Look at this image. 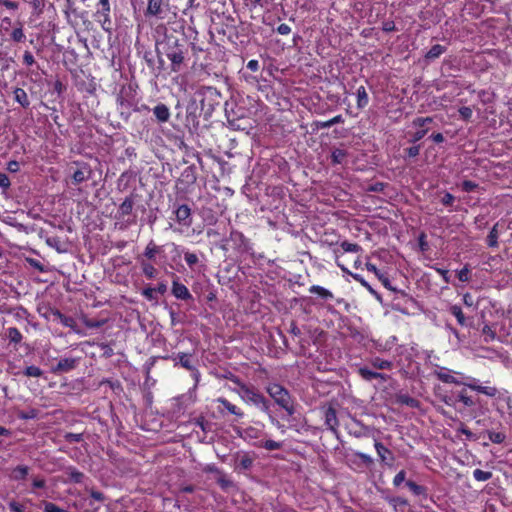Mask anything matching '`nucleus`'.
I'll return each instance as SVG.
<instances>
[{"mask_svg": "<svg viewBox=\"0 0 512 512\" xmlns=\"http://www.w3.org/2000/svg\"><path fill=\"white\" fill-rule=\"evenodd\" d=\"M343 122H344V119H343L342 115H337L327 121L318 122L317 126L321 129H327V128L332 127L335 124H339V123H343Z\"/></svg>", "mask_w": 512, "mask_h": 512, "instance_id": "nucleus-33", "label": "nucleus"}, {"mask_svg": "<svg viewBox=\"0 0 512 512\" xmlns=\"http://www.w3.org/2000/svg\"><path fill=\"white\" fill-rule=\"evenodd\" d=\"M161 45L164 54L171 61L172 71L178 72L185 59V44L180 42L175 36L169 35L165 37V40Z\"/></svg>", "mask_w": 512, "mask_h": 512, "instance_id": "nucleus-3", "label": "nucleus"}, {"mask_svg": "<svg viewBox=\"0 0 512 512\" xmlns=\"http://www.w3.org/2000/svg\"><path fill=\"white\" fill-rule=\"evenodd\" d=\"M67 474H68L70 480L75 483L82 482V480L84 478V474L82 472H80L79 470H77L75 468H71V467L68 468Z\"/></svg>", "mask_w": 512, "mask_h": 512, "instance_id": "nucleus-38", "label": "nucleus"}, {"mask_svg": "<svg viewBox=\"0 0 512 512\" xmlns=\"http://www.w3.org/2000/svg\"><path fill=\"white\" fill-rule=\"evenodd\" d=\"M23 62L27 66H31L34 64L35 59L31 52L25 51L23 55Z\"/></svg>", "mask_w": 512, "mask_h": 512, "instance_id": "nucleus-59", "label": "nucleus"}, {"mask_svg": "<svg viewBox=\"0 0 512 512\" xmlns=\"http://www.w3.org/2000/svg\"><path fill=\"white\" fill-rule=\"evenodd\" d=\"M433 367L435 369L432 374L443 383L464 385L489 397H495L498 393L496 387L478 385V380L473 377L464 376L460 372L453 371L446 367H441L438 364H433Z\"/></svg>", "mask_w": 512, "mask_h": 512, "instance_id": "nucleus-1", "label": "nucleus"}, {"mask_svg": "<svg viewBox=\"0 0 512 512\" xmlns=\"http://www.w3.org/2000/svg\"><path fill=\"white\" fill-rule=\"evenodd\" d=\"M262 447L268 451H273L280 449L282 447V444L274 440H266L263 442Z\"/></svg>", "mask_w": 512, "mask_h": 512, "instance_id": "nucleus-47", "label": "nucleus"}, {"mask_svg": "<svg viewBox=\"0 0 512 512\" xmlns=\"http://www.w3.org/2000/svg\"><path fill=\"white\" fill-rule=\"evenodd\" d=\"M11 39L14 42H23L26 39V36L23 31L22 23H17V27H15L11 33Z\"/></svg>", "mask_w": 512, "mask_h": 512, "instance_id": "nucleus-32", "label": "nucleus"}, {"mask_svg": "<svg viewBox=\"0 0 512 512\" xmlns=\"http://www.w3.org/2000/svg\"><path fill=\"white\" fill-rule=\"evenodd\" d=\"M65 440L69 443H77L83 440V434L81 433H67Z\"/></svg>", "mask_w": 512, "mask_h": 512, "instance_id": "nucleus-49", "label": "nucleus"}, {"mask_svg": "<svg viewBox=\"0 0 512 512\" xmlns=\"http://www.w3.org/2000/svg\"><path fill=\"white\" fill-rule=\"evenodd\" d=\"M459 114L460 116L462 117V119L464 120H469L471 117H472V114H473V111L470 107H467V106H463L461 108H459Z\"/></svg>", "mask_w": 512, "mask_h": 512, "instance_id": "nucleus-52", "label": "nucleus"}, {"mask_svg": "<svg viewBox=\"0 0 512 512\" xmlns=\"http://www.w3.org/2000/svg\"><path fill=\"white\" fill-rule=\"evenodd\" d=\"M91 176V169L87 164H81L80 167L73 173L72 179L74 184H80L87 181Z\"/></svg>", "mask_w": 512, "mask_h": 512, "instance_id": "nucleus-14", "label": "nucleus"}, {"mask_svg": "<svg viewBox=\"0 0 512 512\" xmlns=\"http://www.w3.org/2000/svg\"><path fill=\"white\" fill-rule=\"evenodd\" d=\"M449 311L457 319V322L461 326H465L466 325V318H465L464 313H463V311H462L460 306L452 305L450 307Z\"/></svg>", "mask_w": 512, "mask_h": 512, "instance_id": "nucleus-31", "label": "nucleus"}, {"mask_svg": "<svg viewBox=\"0 0 512 512\" xmlns=\"http://www.w3.org/2000/svg\"><path fill=\"white\" fill-rule=\"evenodd\" d=\"M446 51V47L435 44L431 47V49L426 53L425 57L429 60H434L439 58Z\"/></svg>", "mask_w": 512, "mask_h": 512, "instance_id": "nucleus-27", "label": "nucleus"}, {"mask_svg": "<svg viewBox=\"0 0 512 512\" xmlns=\"http://www.w3.org/2000/svg\"><path fill=\"white\" fill-rule=\"evenodd\" d=\"M378 279L381 281V283L383 284V286H384L386 289L391 290V291H394V292H396V291H397V289H396V288H394V287L391 285L390 280H389V279H388L384 274L379 275V278H378Z\"/></svg>", "mask_w": 512, "mask_h": 512, "instance_id": "nucleus-58", "label": "nucleus"}, {"mask_svg": "<svg viewBox=\"0 0 512 512\" xmlns=\"http://www.w3.org/2000/svg\"><path fill=\"white\" fill-rule=\"evenodd\" d=\"M77 363L78 361L75 358H63L59 360L52 371L54 373H67L73 370L77 366Z\"/></svg>", "mask_w": 512, "mask_h": 512, "instance_id": "nucleus-13", "label": "nucleus"}, {"mask_svg": "<svg viewBox=\"0 0 512 512\" xmlns=\"http://www.w3.org/2000/svg\"><path fill=\"white\" fill-rule=\"evenodd\" d=\"M268 395L274 400L275 404L284 409L288 416L295 413L294 400L290 392L279 383H268L265 387Z\"/></svg>", "mask_w": 512, "mask_h": 512, "instance_id": "nucleus-4", "label": "nucleus"}, {"mask_svg": "<svg viewBox=\"0 0 512 512\" xmlns=\"http://www.w3.org/2000/svg\"><path fill=\"white\" fill-rule=\"evenodd\" d=\"M309 292L313 293V294H317L318 296H320L323 299H333L334 298V295L330 290H328L322 286H319V285H312L309 288Z\"/></svg>", "mask_w": 512, "mask_h": 512, "instance_id": "nucleus-24", "label": "nucleus"}, {"mask_svg": "<svg viewBox=\"0 0 512 512\" xmlns=\"http://www.w3.org/2000/svg\"><path fill=\"white\" fill-rule=\"evenodd\" d=\"M473 477L477 481L484 482L492 478V473L481 469H475L473 471Z\"/></svg>", "mask_w": 512, "mask_h": 512, "instance_id": "nucleus-36", "label": "nucleus"}, {"mask_svg": "<svg viewBox=\"0 0 512 512\" xmlns=\"http://www.w3.org/2000/svg\"><path fill=\"white\" fill-rule=\"evenodd\" d=\"M388 502L394 506H397V505L405 506L408 504L407 500H405L404 498H401V497L388 498Z\"/></svg>", "mask_w": 512, "mask_h": 512, "instance_id": "nucleus-60", "label": "nucleus"}, {"mask_svg": "<svg viewBox=\"0 0 512 512\" xmlns=\"http://www.w3.org/2000/svg\"><path fill=\"white\" fill-rule=\"evenodd\" d=\"M455 197L451 193H445L443 198L441 199V202L445 206H450L454 203Z\"/></svg>", "mask_w": 512, "mask_h": 512, "instance_id": "nucleus-61", "label": "nucleus"}, {"mask_svg": "<svg viewBox=\"0 0 512 512\" xmlns=\"http://www.w3.org/2000/svg\"><path fill=\"white\" fill-rule=\"evenodd\" d=\"M357 96V107L359 109L365 108L369 103V96L364 86H360L356 92Z\"/></svg>", "mask_w": 512, "mask_h": 512, "instance_id": "nucleus-21", "label": "nucleus"}, {"mask_svg": "<svg viewBox=\"0 0 512 512\" xmlns=\"http://www.w3.org/2000/svg\"><path fill=\"white\" fill-rule=\"evenodd\" d=\"M160 249L161 247L157 246L154 241L151 240L144 250V256L149 260H153L156 254L160 252Z\"/></svg>", "mask_w": 512, "mask_h": 512, "instance_id": "nucleus-29", "label": "nucleus"}, {"mask_svg": "<svg viewBox=\"0 0 512 512\" xmlns=\"http://www.w3.org/2000/svg\"><path fill=\"white\" fill-rule=\"evenodd\" d=\"M110 11V7H97L96 12L94 13L95 20L106 32H110L112 30V20L110 16Z\"/></svg>", "mask_w": 512, "mask_h": 512, "instance_id": "nucleus-9", "label": "nucleus"}, {"mask_svg": "<svg viewBox=\"0 0 512 512\" xmlns=\"http://www.w3.org/2000/svg\"><path fill=\"white\" fill-rule=\"evenodd\" d=\"M477 188H478V184L473 181L465 180L462 183V190L465 192H472V191L476 190Z\"/></svg>", "mask_w": 512, "mask_h": 512, "instance_id": "nucleus-51", "label": "nucleus"}, {"mask_svg": "<svg viewBox=\"0 0 512 512\" xmlns=\"http://www.w3.org/2000/svg\"><path fill=\"white\" fill-rule=\"evenodd\" d=\"M469 274H470L469 268L467 266H464L461 270L458 271L457 276L460 281L468 282L470 279Z\"/></svg>", "mask_w": 512, "mask_h": 512, "instance_id": "nucleus-50", "label": "nucleus"}, {"mask_svg": "<svg viewBox=\"0 0 512 512\" xmlns=\"http://www.w3.org/2000/svg\"><path fill=\"white\" fill-rule=\"evenodd\" d=\"M374 447L381 462L388 464L389 462L392 463L394 461L393 453L381 442L376 441Z\"/></svg>", "mask_w": 512, "mask_h": 512, "instance_id": "nucleus-15", "label": "nucleus"}, {"mask_svg": "<svg viewBox=\"0 0 512 512\" xmlns=\"http://www.w3.org/2000/svg\"><path fill=\"white\" fill-rule=\"evenodd\" d=\"M178 359L182 367L186 368L187 370H194V367L191 365L190 357L188 354L179 353Z\"/></svg>", "mask_w": 512, "mask_h": 512, "instance_id": "nucleus-42", "label": "nucleus"}, {"mask_svg": "<svg viewBox=\"0 0 512 512\" xmlns=\"http://www.w3.org/2000/svg\"><path fill=\"white\" fill-rule=\"evenodd\" d=\"M172 294L177 299H181V300L192 299V294L190 293L188 288L184 284L180 283L178 281L177 277L172 282Z\"/></svg>", "mask_w": 512, "mask_h": 512, "instance_id": "nucleus-12", "label": "nucleus"}, {"mask_svg": "<svg viewBox=\"0 0 512 512\" xmlns=\"http://www.w3.org/2000/svg\"><path fill=\"white\" fill-rule=\"evenodd\" d=\"M134 202L131 198H126L118 209V217L124 218L127 215H130L133 210Z\"/></svg>", "mask_w": 512, "mask_h": 512, "instance_id": "nucleus-23", "label": "nucleus"}, {"mask_svg": "<svg viewBox=\"0 0 512 512\" xmlns=\"http://www.w3.org/2000/svg\"><path fill=\"white\" fill-rule=\"evenodd\" d=\"M155 293H156V289L152 288V287H147L145 288L143 291H142V295L147 299V300H154L156 297H155Z\"/></svg>", "mask_w": 512, "mask_h": 512, "instance_id": "nucleus-56", "label": "nucleus"}, {"mask_svg": "<svg viewBox=\"0 0 512 512\" xmlns=\"http://www.w3.org/2000/svg\"><path fill=\"white\" fill-rule=\"evenodd\" d=\"M18 416L23 420L34 419L38 416V410L31 408L27 411H21Z\"/></svg>", "mask_w": 512, "mask_h": 512, "instance_id": "nucleus-46", "label": "nucleus"}, {"mask_svg": "<svg viewBox=\"0 0 512 512\" xmlns=\"http://www.w3.org/2000/svg\"><path fill=\"white\" fill-rule=\"evenodd\" d=\"M0 5L10 10H16L18 8V3L10 0H0Z\"/></svg>", "mask_w": 512, "mask_h": 512, "instance_id": "nucleus-62", "label": "nucleus"}, {"mask_svg": "<svg viewBox=\"0 0 512 512\" xmlns=\"http://www.w3.org/2000/svg\"><path fill=\"white\" fill-rule=\"evenodd\" d=\"M434 270L443 278L445 283H450V276L448 270L439 267H434Z\"/></svg>", "mask_w": 512, "mask_h": 512, "instance_id": "nucleus-57", "label": "nucleus"}, {"mask_svg": "<svg viewBox=\"0 0 512 512\" xmlns=\"http://www.w3.org/2000/svg\"><path fill=\"white\" fill-rule=\"evenodd\" d=\"M359 375L366 381H371L373 379H377V375L375 371L368 369L367 367H361L358 370Z\"/></svg>", "mask_w": 512, "mask_h": 512, "instance_id": "nucleus-40", "label": "nucleus"}, {"mask_svg": "<svg viewBox=\"0 0 512 512\" xmlns=\"http://www.w3.org/2000/svg\"><path fill=\"white\" fill-rule=\"evenodd\" d=\"M141 269L147 279H154L158 274L157 269L151 263L145 261L141 262Z\"/></svg>", "mask_w": 512, "mask_h": 512, "instance_id": "nucleus-28", "label": "nucleus"}, {"mask_svg": "<svg viewBox=\"0 0 512 512\" xmlns=\"http://www.w3.org/2000/svg\"><path fill=\"white\" fill-rule=\"evenodd\" d=\"M7 337L15 344H18L22 340V334L16 327H10L7 329Z\"/></svg>", "mask_w": 512, "mask_h": 512, "instance_id": "nucleus-34", "label": "nucleus"}, {"mask_svg": "<svg viewBox=\"0 0 512 512\" xmlns=\"http://www.w3.org/2000/svg\"><path fill=\"white\" fill-rule=\"evenodd\" d=\"M153 114L155 115L156 119L161 123L167 122L170 118V110L163 103H159L153 108Z\"/></svg>", "mask_w": 512, "mask_h": 512, "instance_id": "nucleus-17", "label": "nucleus"}, {"mask_svg": "<svg viewBox=\"0 0 512 512\" xmlns=\"http://www.w3.org/2000/svg\"><path fill=\"white\" fill-rule=\"evenodd\" d=\"M406 479L405 470H400L393 478V485L399 487Z\"/></svg>", "mask_w": 512, "mask_h": 512, "instance_id": "nucleus-48", "label": "nucleus"}, {"mask_svg": "<svg viewBox=\"0 0 512 512\" xmlns=\"http://www.w3.org/2000/svg\"><path fill=\"white\" fill-rule=\"evenodd\" d=\"M338 266L341 268V270L344 272V273H348L351 275V277L356 280L357 282H359L363 287H365L372 295L376 296L377 298L379 297L378 293L369 285V283L360 275V274H357V273H351L348 271V269L346 267H344L343 265L339 264L338 263Z\"/></svg>", "mask_w": 512, "mask_h": 512, "instance_id": "nucleus-18", "label": "nucleus"}, {"mask_svg": "<svg viewBox=\"0 0 512 512\" xmlns=\"http://www.w3.org/2000/svg\"><path fill=\"white\" fill-rule=\"evenodd\" d=\"M347 153L343 149H334L331 153V160L334 164H341L346 158Z\"/></svg>", "mask_w": 512, "mask_h": 512, "instance_id": "nucleus-35", "label": "nucleus"}, {"mask_svg": "<svg viewBox=\"0 0 512 512\" xmlns=\"http://www.w3.org/2000/svg\"><path fill=\"white\" fill-rule=\"evenodd\" d=\"M215 473H217V484L225 491L229 490L230 488L234 487L233 481L225 475L222 471L219 469H215Z\"/></svg>", "mask_w": 512, "mask_h": 512, "instance_id": "nucleus-20", "label": "nucleus"}, {"mask_svg": "<svg viewBox=\"0 0 512 512\" xmlns=\"http://www.w3.org/2000/svg\"><path fill=\"white\" fill-rule=\"evenodd\" d=\"M277 32L280 35H288L291 32V27L288 24L282 23L277 27Z\"/></svg>", "mask_w": 512, "mask_h": 512, "instance_id": "nucleus-63", "label": "nucleus"}, {"mask_svg": "<svg viewBox=\"0 0 512 512\" xmlns=\"http://www.w3.org/2000/svg\"><path fill=\"white\" fill-rule=\"evenodd\" d=\"M13 97L14 100L23 108H28L30 105V100L26 91L22 88H14L13 89Z\"/></svg>", "mask_w": 512, "mask_h": 512, "instance_id": "nucleus-19", "label": "nucleus"}, {"mask_svg": "<svg viewBox=\"0 0 512 512\" xmlns=\"http://www.w3.org/2000/svg\"><path fill=\"white\" fill-rule=\"evenodd\" d=\"M171 247L172 252H174L177 256H180L182 253L184 254V259L191 269H193L199 263V258L197 254L189 251H184L179 245L175 243H172Z\"/></svg>", "mask_w": 512, "mask_h": 512, "instance_id": "nucleus-11", "label": "nucleus"}, {"mask_svg": "<svg viewBox=\"0 0 512 512\" xmlns=\"http://www.w3.org/2000/svg\"><path fill=\"white\" fill-rule=\"evenodd\" d=\"M487 243L490 247H497L498 246V231H497V225H495L491 231L489 232L487 236Z\"/></svg>", "mask_w": 512, "mask_h": 512, "instance_id": "nucleus-39", "label": "nucleus"}, {"mask_svg": "<svg viewBox=\"0 0 512 512\" xmlns=\"http://www.w3.org/2000/svg\"><path fill=\"white\" fill-rule=\"evenodd\" d=\"M0 187L3 189H7L10 187V180L8 176L4 173H0Z\"/></svg>", "mask_w": 512, "mask_h": 512, "instance_id": "nucleus-64", "label": "nucleus"}, {"mask_svg": "<svg viewBox=\"0 0 512 512\" xmlns=\"http://www.w3.org/2000/svg\"><path fill=\"white\" fill-rule=\"evenodd\" d=\"M341 248L343 249L344 252L357 253V252L361 251V247L358 244L350 243L348 241H343L341 243Z\"/></svg>", "mask_w": 512, "mask_h": 512, "instance_id": "nucleus-43", "label": "nucleus"}, {"mask_svg": "<svg viewBox=\"0 0 512 512\" xmlns=\"http://www.w3.org/2000/svg\"><path fill=\"white\" fill-rule=\"evenodd\" d=\"M24 375L27 377L37 378L43 375V371L39 367L31 365L26 367V369L24 370Z\"/></svg>", "mask_w": 512, "mask_h": 512, "instance_id": "nucleus-41", "label": "nucleus"}, {"mask_svg": "<svg viewBox=\"0 0 512 512\" xmlns=\"http://www.w3.org/2000/svg\"><path fill=\"white\" fill-rule=\"evenodd\" d=\"M406 486L411 490V492L415 496H423L424 498H427V488L425 486L419 485L414 481L408 480L406 481Z\"/></svg>", "mask_w": 512, "mask_h": 512, "instance_id": "nucleus-22", "label": "nucleus"}, {"mask_svg": "<svg viewBox=\"0 0 512 512\" xmlns=\"http://www.w3.org/2000/svg\"><path fill=\"white\" fill-rule=\"evenodd\" d=\"M29 468L25 465H18L12 471V478L14 480H23L27 477Z\"/></svg>", "mask_w": 512, "mask_h": 512, "instance_id": "nucleus-30", "label": "nucleus"}, {"mask_svg": "<svg viewBox=\"0 0 512 512\" xmlns=\"http://www.w3.org/2000/svg\"><path fill=\"white\" fill-rule=\"evenodd\" d=\"M252 464H253V459H252L250 456H248V455H244V456H242V457L239 459V463H238L239 467H240L241 469H243V470H248V469H250V468H251V466H252Z\"/></svg>", "mask_w": 512, "mask_h": 512, "instance_id": "nucleus-45", "label": "nucleus"}, {"mask_svg": "<svg viewBox=\"0 0 512 512\" xmlns=\"http://www.w3.org/2000/svg\"><path fill=\"white\" fill-rule=\"evenodd\" d=\"M116 101L121 115L127 114L128 116L130 114L131 109L135 110L137 100L136 90L133 87V85L128 84L126 86H122Z\"/></svg>", "mask_w": 512, "mask_h": 512, "instance_id": "nucleus-5", "label": "nucleus"}, {"mask_svg": "<svg viewBox=\"0 0 512 512\" xmlns=\"http://www.w3.org/2000/svg\"><path fill=\"white\" fill-rule=\"evenodd\" d=\"M488 438L495 444H501L505 441L506 435L502 432L488 431Z\"/></svg>", "mask_w": 512, "mask_h": 512, "instance_id": "nucleus-37", "label": "nucleus"}, {"mask_svg": "<svg viewBox=\"0 0 512 512\" xmlns=\"http://www.w3.org/2000/svg\"><path fill=\"white\" fill-rule=\"evenodd\" d=\"M174 215L177 223L182 227H190L192 224L191 209L188 205H178L174 210Z\"/></svg>", "mask_w": 512, "mask_h": 512, "instance_id": "nucleus-8", "label": "nucleus"}, {"mask_svg": "<svg viewBox=\"0 0 512 512\" xmlns=\"http://www.w3.org/2000/svg\"><path fill=\"white\" fill-rule=\"evenodd\" d=\"M325 425L328 427V429L336 436H339L338 426L339 421L337 418L336 410L333 407H328L325 410Z\"/></svg>", "mask_w": 512, "mask_h": 512, "instance_id": "nucleus-10", "label": "nucleus"}, {"mask_svg": "<svg viewBox=\"0 0 512 512\" xmlns=\"http://www.w3.org/2000/svg\"><path fill=\"white\" fill-rule=\"evenodd\" d=\"M239 389V397L248 405H253L269 416L270 422L283 431L284 426L271 414L270 402L256 388L248 386L239 380L235 381Z\"/></svg>", "mask_w": 512, "mask_h": 512, "instance_id": "nucleus-2", "label": "nucleus"}, {"mask_svg": "<svg viewBox=\"0 0 512 512\" xmlns=\"http://www.w3.org/2000/svg\"><path fill=\"white\" fill-rule=\"evenodd\" d=\"M458 400L462 402L466 407H472L474 406V401L470 396H467L464 393H459Z\"/></svg>", "mask_w": 512, "mask_h": 512, "instance_id": "nucleus-53", "label": "nucleus"}, {"mask_svg": "<svg viewBox=\"0 0 512 512\" xmlns=\"http://www.w3.org/2000/svg\"><path fill=\"white\" fill-rule=\"evenodd\" d=\"M43 508L45 512H69L68 510L48 501L43 502Z\"/></svg>", "mask_w": 512, "mask_h": 512, "instance_id": "nucleus-44", "label": "nucleus"}, {"mask_svg": "<svg viewBox=\"0 0 512 512\" xmlns=\"http://www.w3.org/2000/svg\"><path fill=\"white\" fill-rule=\"evenodd\" d=\"M167 6L168 4H165L164 0H148L145 15L147 17L153 16L158 19H164Z\"/></svg>", "mask_w": 512, "mask_h": 512, "instance_id": "nucleus-7", "label": "nucleus"}, {"mask_svg": "<svg viewBox=\"0 0 512 512\" xmlns=\"http://www.w3.org/2000/svg\"><path fill=\"white\" fill-rule=\"evenodd\" d=\"M458 431H459L460 433L464 434V435L467 437V439H469V440H474V441H475V440H477V439H478V438H477V436H476V434L472 433V432H471V431H470V430H469L465 425H463V424L459 427Z\"/></svg>", "mask_w": 512, "mask_h": 512, "instance_id": "nucleus-54", "label": "nucleus"}, {"mask_svg": "<svg viewBox=\"0 0 512 512\" xmlns=\"http://www.w3.org/2000/svg\"><path fill=\"white\" fill-rule=\"evenodd\" d=\"M51 313L54 316V319L60 321V323L62 325H64L65 327H73L74 326L75 321L72 317L65 316L59 310H52Z\"/></svg>", "mask_w": 512, "mask_h": 512, "instance_id": "nucleus-25", "label": "nucleus"}, {"mask_svg": "<svg viewBox=\"0 0 512 512\" xmlns=\"http://www.w3.org/2000/svg\"><path fill=\"white\" fill-rule=\"evenodd\" d=\"M432 121L433 119L431 117L415 118L412 122V125L418 128V130L413 133L410 142L416 143L417 141L421 140L428 132V128H426V125L432 123Z\"/></svg>", "mask_w": 512, "mask_h": 512, "instance_id": "nucleus-6", "label": "nucleus"}, {"mask_svg": "<svg viewBox=\"0 0 512 512\" xmlns=\"http://www.w3.org/2000/svg\"><path fill=\"white\" fill-rule=\"evenodd\" d=\"M370 364L379 370H390L393 367V363L388 360L381 359L379 357L372 358Z\"/></svg>", "mask_w": 512, "mask_h": 512, "instance_id": "nucleus-26", "label": "nucleus"}, {"mask_svg": "<svg viewBox=\"0 0 512 512\" xmlns=\"http://www.w3.org/2000/svg\"><path fill=\"white\" fill-rule=\"evenodd\" d=\"M216 402L221 404L223 409H225L228 413L236 416L237 418L244 417L243 411L236 405L229 402L226 398H223V397L217 398Z\"/></svg>", "mask_w": 512, "mask_h": 512, "instance_id": "nucleus-16", "label": "nucleus"}, {"mask_svg": "<svg viewBox=\"0 0 512 512\" xmlns=\"http://www.w3.org/2000/svg\"><path fill=\"white\" fill-rule=\"evenodd\" d=\"M355 455L362 460L364 464L367 466L371 465L373 463V459L370 455L365 454L363 452H355Z\"/></svg>", "mask_w": 512, "mask_h": 512, "instance_id": "nucleus-55", "label": "nucleus"}]
</instances>
